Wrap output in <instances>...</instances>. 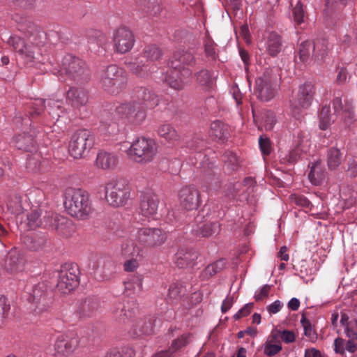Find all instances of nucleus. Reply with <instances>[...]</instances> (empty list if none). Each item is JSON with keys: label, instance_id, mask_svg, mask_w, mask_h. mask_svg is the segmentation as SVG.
Here are the masks:
<instances>
[{"label": "nucleus", "instance_id": "bf43d9fd", "mask_svg": "<svg viewBox=\"0 0 357 357\" xmlns=\"http://www.w3.org/2000/svg\"><path fill=\"white\" fill-rule=\"evenodd\" d=\"M183 294V287L178 284H172L169 286L167 294V300L173 303L181 298Z\"/></svg>", "mask_w": 357, "mask_h": 357}, {"label": "nucleus", "instance_id": "c85d7f7f", "mask_svg": "<svg viewBox=\"0 0 357 357\" xmlns=\"http://www.w3.org/2000/svg\"><path fill=\"white\" fill-rule=\"evenodd\" d=\"M67 101L74 107L84 106L88 102L87 92L82 88L72 87L67 92Z\"/></svg>", "mask_w": 357, "mask_h": 357}, {"label": "nucleus", "instance_id": "412c9836", "mask_svg": "<svg viewBox=\"0 0 357 357\" xmlns=\"http://www.w3.org/2000/svg\"><path fill=\"white\" fill-rule=\"evenodd\" d=\"M126 65L131 73L139 78L145 79L151 77L155 68L153 64L144 60L139 55L133 60L126 62Z\"/></svg>", "mask_w": 357, "mask_h": 357}, {"label": "nucleus", "instance_id": "aec40b11", "mask_svg": "<svg viewBox=\"0 0 357 357\" xmlns=\"http://www.w3.org/2000/svg\"><path fill=\"white\" fill-rule=\"evenodd\" d=\"M137 310V305L135 300L128 301L126 303H119L113 309L114 319L120 324H126L135 317Z\"/></svg>", "mask_w": 357, "mask_h": 357}, {"label": "nucleus", "instance_id": "c756f323", "mask_svg": "<svg viewBox=\"0 0 357 357\" xmlns=\"http://www.w3.org/2000/svg\"><path fill=\"white\" fill-rule=\"evenodd\" d=\"M118 163L119 158L116 154L104 151L98 152L96 160V165L102 169H113Z\"/></svg>", "mask_w": 357, "mask_h": 357}, {"label": "nucleus", "instance_id": "0eeeda50", "mask_svg": "<svg viewBox=\"0 0 357 357\" xmlns=\"http://www.w3.org/2000/svg\"><path fill=\"white\" fill-rule=\"evenodd\" d=\"M158 146L154 140L146 137L138 138L127 151L130 160L138 163L152 161L157 153Z\"/></svg>", "mask_w": 357, "mask_h": 357}, {"label": "nucleus", "instance_id": "ddd939ff", "mask_svg": "<svg viewBox=\"0 0 357 357\" xmlns=\"http://www.w3.org/2000/svg\"><path fill=\"white\" fill-rule=\"evenodd\" d=\"M195 58L193 54L189 51L179 50L175 52L169 61V66L174 70H178L181 73L182 77H189L192 72L185 66H194Z\"/></svg>", "mask_w": 357, "mask_h": 357}, {"label": "nucleus", "instance_id": "393cba45", "mask_svg": "<svg viewBox=\"0 0 357 357\" xmlns=\"http://www.w3.org/2000/svg\"><path fill=\"white\" fill-rule=\"evenodd\" d=\"M315 91V85L311 82H305L299 86L297 99L301 107L307 108L311 105Z\"/></svg>", "mask_w": 357, "mask_h": 357}, {"label": "nucleus", "instance_id": "5fc2aeb1", "mask_svg": "<svg viewBox=\"0 0 357 357\" xmlns=\"http://www.w3.org/2000/svg\"><path fill=\"white\" fill-rule=\"evenodd\" d=\"M137 329H135L134 333L137 335H149L152 333L153 325L151 320H139L136 324Z\"/></svg>", "mask_w": 357, "mask_h": 357}, {"label": "nucleus", "instance_id": "423d86ee", "mask_svg": "<svg viewBox=\"0 0 357 357\" xmlns=\"http://www.w3.org/2000/svg\"><path fill=\"white\" fill-rule=\"evenodd\" d=\"M105 199L114 207L124 206L130 196V188L126 180L113 178L105 183Z\"/></svg>", "mask_w": 357, "mask_h": 357}, {"label": "nucleus", "instance_id": "8fccbe9b", "mask_svg": "<svg viewBox=\"0 0 357 357\" xmlns=\"http://www.w3.org/2000/svg\"><path fill=\"white\" fill-rule=\"evenodd\" d=\"M308 176L313 184L318 185L320 183L324 178V172L321 170L320 162H316L312 165Z\"/></svg>", "mask_w": 357, "mask_h": 357}, {"label": "nucleus", "instance_id": "4c0bfd02", "mask_svg": "<svg viewBox=\"0 0 357 357\" xmlns=\"http://www.w3.org/2000/svg\"><path fill=\"white\" fill-rule=\"evenodd\" d=\"M158 135L169 143L174 144L180 139V135L170 124L160 125L158 128Z\"/></svg>", "mask_w": 357, "mask_h": 357}, {"label": "nucleus", "instance_id": "dca6fc26", "mask_svg": "<svg viewBox=\"0 0 357 357\" xmlns=\"http://www.w3.org/2000/svg\"><path fill=\"white\" fill-rule=\"evenodd\" d=\"M113 41L116 51L123 54L132 48L135 38L130 29L126 27H120L115 31Z\"/></svg>", "mask_w": 357, "mask_h": 357}, {"label": "nucleus", "instance_id": "338daca9", "mask_svg": "<svg viewBox=\"0 0 357 357\" xmlns=\"http://www.w3.org/2000/svg\"><path fill=\"white\" fill-rule=\"evenodd\" d=\"M116 266L114 263L110 260H107L104 262L102 265V273L104 275L105 278H109L112 276V275L115 272Z\"/></svg>", "mask_w": 357, "mask_h": 357}, {"label": "nucleus", "instance_id": "13d9d810", "mask_svg": "<svg viewBox=\"0 0 357 357\" xmlns=\"http://www.w3.org/2000/svg\"><path fill=\"white\" fill-rule=\"evenodd\" d=\"M135 351L131 347H123L121 350L113 349L105 357H135Z\"/></svg>", "mask_w": 357, "mask_h": 357}, {"label": "nucleus", "instance_id": "72a5a7b5", "mask_svg": "<svg viewBox=\"0 0 357 357\" xmlns=\"http://www.w3.org/2000/svg\"><path fill=\"white\" fill-rule=\"evenodd\" d=\"M209 135L215 141L224 142L229 135L228 126L220 121H213L211 124Z\"/></svg>", "mask_w": 357, "mask_h": 357}, {"label": "nucleus", "instance_id": "6e6d98bb", "mask_svg": "<svg viewBox=\"0 0 357 357\" xmlns=\"http://www.w3.org/2000/svg\"><path fill=\"white\" fill-rule=\"evenodd\" d=\"M344 333L348 338L357 339V313L351 317L344 328Z\"/></svg>", "mask_w": 357, "mask_h": 357}, {"label": "nucleus", "instance_id": "b1692460", "mask_svg": "<svg viewBox=\"0 0 357 357\" xmlns=\"http://www.w3.org/2000/svg\"><path fill=\"white\" fill-rule=\"evenodd\" d=\"M29 206L26 199L18 195H13L10 196L7 202L8 210L13 215H15L18 222L20 219V224H22L23 215L24 211H27V208Z\"/></svg>", "mask_w": 357, "mask_h": 357}, {"label": "nucleus", "instance_id": "5701e85b", "mask_svg": "<svg viewBox=\"0 0 357 357\" xmlns=\"http://www.w3.org/2000/svg\"><path fill=\"white\" fill-rule=\"evenodd\" d=\"M159 203V199L155 193L152 192L143 193L140 203L142 214L146 217H154L158 213Z\"/></svg>", "mask_w": 357, "mask_h": 357}, {"label": "nucleus", "instance_id": "4be33fe9", "mask_svg": "<svg viewBox=\"0 0 357 357\" xmlns=\"http://www.w3.org/2000/svg\"><path fill=\"white\" fill-rule=\"evenodd\" d=\"M17 29L28 38L27 41H42L43 32L29 18H20L17 22Z\"/></svg>", "mask_w": 357, "mask_h": 357}, {"label": "nucleus", "instance_id": "3c124183", "mask_svg": "<svg viewBox=\"0 0 357 357\" xmlns=\"http://www.w3.org/2000/svg\"><path fill=\"white\" fill-rule=\"evenodd\" d=\"M301 323L304 329L305 335L312 342L317 339V335L313 329L310 321L306 318L305 313L302 314Z\"/></svg>", "mask_w": 357, "mask_h": 357}, {"label": "nucleus", "instance_id": "a19ab883", "mask_svg": "<svg viewBox=\"0 0 357 357\" xmlns=\"http://www.w3.org/2000/svg\"><path fill=\"white\" fill-rule=\"evenodd\" d=\"M139 8L149 16H156L161 10L160 0H140Z\"/></svg>", "mask_w": 357, "mask_h": 357}, {"label": "nucleus", "instance_id": "20e7f679", "mask_svg": "<svg viewBox=\"0 0 357 357\" xmlns=\"http://www.w3.org/2000/svg\"><path fill=\"white\" fill-rule=\"evenodd\" d=\"M128 83L126 71L116 65L108 66L100 75V84L108 93L118 95L123 91Z\"/></svg>", "mask_w": 357, "mask_h": 357}, {"label": "nucleus", "instance_id": "4468645a", "mask_svg": "<svg viewBox=\"0 0 357 357\" xmlns=\"http://www.w3.org/2000/svg\"><path fill=\"white\" fill-rule=\"evenodd\" d=\"M281 341L286 343L290 342V331L280 328L273 330L264 345V354L270 357L278 354L282 349Z\"/></svg>", "mask_w": 357, "mask_h": 357}, {"label": "nucleus", "instance_id": "603ef678", "mask_svg": "<svg viewBox=\"0 0 357 357\" xmlns=\"http://www.w3.org/2000/svg\"><path fill=\"white\" fill-rule=\"evenodd\" d=\"M328 166L331 169H335L341 163V153L337 149H331L328 152Z\"/></svg>", "mask_w": 357, "mask_h": 357}, {"label": "nucleus", "instance_id": "58836bf2", "mask_svg": "<svg viewBox=\"0 0 357 357\" xmlns=\"http://www.w3.org/2000/svg\"><path fill=\"white\" fill-rule=\"evenodd\" d=\"M319 47V44H314V43L305 40L302 42L298 47V55L301 61L307 62L310 58L314 59L312 57V54H314V51L316 48Z\"/></svg>", "mask_w": 357, "mask_h": 357}, {"label": "nucleus", "instance_id": "2f4dec72", "mask_svg": "<svg viewBox=\"0 0 357 357\" xmlns=\"http://www.w3.org/2000/svg\"><path fill=\"white\" fill-rule=\"evenodd\" d=\"M14 144L17 149L24 151H33L36 149V143L33 135L25 132L14 137Z\"/></svg>", "mask_w": 357, "mask_h": 357}, {"label": "nucleus", "instance_id": "6e6552de", "mask_svg": "<svg viewBox=\"0 0 357 357\" xmlns=\"http://www.w3.org/2000/svg\"><path fill=\"white\" fill-rule=\"evenodd\" d=\"M94 144V136L87 129L77 130L69 142V153L76 159L84 158Z\"/></svg>", "mask_w": 357, "mask_h": 357}, {"label": "nucleus", "instance_id": "e2e57ef3", "mask_svg": "<svg viewBox=\"0 0 357 357\" xmlns=\"http://www.w3.org/2000/svg\"><path fill=\"white\" fill-rule=\"evenodd\" d=\"M314 44H319V47L316 48L314 54H312V57L314 60H322L327 54L328 46L324 41H317Z\"/></svg>", "mask_w": 357, "mask_h": 357}, {"label": "nucleus", "instance_id": "774afa93", "mask_svg": "<svg viewBox=\"0 0 357 357\" xmlns=\"http://www.w3.org/2000/svg\"><path fill=\"white\" fill-rule=\"evenodd\" d=\"M253 305V303H247L236 314H234V317L236 319H239L242 317L248 316L250 314Z\"/></svg>", "mask_w": 357, "mask_h": 357}, {"label": "nucleus", "instance_id": "ea45409f", "mask_svg": "<svg viewBox=\"0 0 357 357\" xmlns=\"http://www.w3.org/2000/svg\"><path fill=\"white\" fill-rule=\"evenodd\" d=\"M144 60H146L151 64L155 61L159 60L162 56V50L155 45H149L146 46L142 52L139 54Z\"/></svg>", "mask_w": 357, "mask_h": 357}, {"label": "nucleus", "instance_id": "c9c22d12", "mask_svg": "<svg viewBox=\"0 0 357 357\" xmlns=\"http://www.w3.org/2000/svg\"><path fill=\"white\" fill-rule=\"evenodd\" d=\"M220 231V225L218 222L204 223L197 226L192 230L193 234L197 237H209L218 234Z\"/></svg>", "mask_w": 357, "mask_h": 357}, {"label": "nucleus", "instance_id": "2eb2a0df", "mask_svg": "<svg viewBox=\"0 0 357 357\" xmlns=\"http://www.w3.org/2000/svg\"><path fill=\"white\" fill-rule=\"evenodd\" d=\"M45 109V100L43 99H36L30 102L26 108L25 117L16 116L14 119L15 123L20 127L25 128L31 125V119L40 116Z\"/></svg>", "mask_w": 357, "mask_h": 357}, {"label": "nucleus", "instance_id": "49530a36", "mask_svg": "<svg viewBox=\"0 0 357 357\" xmlns=\"http://www.w3.org/2000/svg\"><path fill=\"white\" fill-rule=\"evenodd\" d=\"M195 76L197 82L203 88L209 89L213 85L214 78L212 77L208 70L203 69L198 72Z\"/></svg>", "mask_w": 357, "mask_h": 357}, {"label": "nucleus", "instance_id": "79ce46f5", "mask_svg": "<svg viewBox=\"0 0 357 357\" xmlns=\"http://www.w3.org/2000/svg\"><path fill=\"white\" fill-rule=\"evenodd\" d=\"M181 73L178 70H170L167 73L165 81L171 88L176 90H181L183 89L184 83L179 75Z\"/></svg>", "mask_w": 357, "mask_h": 357}, {"label": "nucleus", "instance_id": "864d4df0", "mask_svg": "<svg viewBox=\"0 0 357 357\" xmlns=\"http://www.w3.org/2000/svg\"><path fill=\"white\" fill-rule=\"evenodd\" d=\"M275 123L274 114L271 111H265L261 115V126L266 130H271Z\"/></svg>", "mask_w": 357, "mask_h": 357}, {"label": "nucleus", "instance_id": "1a4fd4ad", "mask_svg": "<svg viewBox=\"0 0 357 357\" xmlns=\"http://www.w3.org/2000/svg\"><path fill=\"white\" fill-rule=\"evenodd\" d=\"M79 270L74 264H65L61 266L58 275L57 290L67 294L74 290L79 284Z\"/></svg>", "mask_w": 357, "mask_h": 357}, {"label": "nucleus", "instance_id": "e433bc0d", "mask_svg": "<svg viewBox=\"0 0 357 357\" xmlns=\"http://www.w3.org/2000/svg\"><path fill=\"white\" fill-rule=\"evenodd\" d=\"M47 241L45 235L41 233H33L24 237V243L26 247L32 250L37 251L42 249Z\"/></svg>", "mask_w": 357, "mask_h": 357}, {"label": "nucleus", "instance_id": "09e8293b", "mask_svg": "<svg viewBox=\"0 0 357 357\" xmlns=\"http://www.w3.org/2000/svg\"><path fill=\"white\" fill-rule=\"evenodd\" d=\"M204 183L208 190H216L220 187V179L218 174L208 173L204 176Z\"/></svg>", "mask_w": 357, "mask_h": 357}, {"label": "nucleus", "instance_id": "de8ad7c7", "mask_svg": "<svg viewBox=\"0 0 357 357\" xmlns=\"http://www.w3.org/2000/svg\"><path fill=\"white\" fill-rule=\"evenodd\" d=\"M143 278L142 275H132L125 282V291L135 293L142 289Z\"/></svg>", "mask_w": 357, "mask_h": 357}, {"label": "nucleus", "instance_id": "4d7b16f0", "mask_svg": "<svg viewBox=\"0 0 357 357\" xmlns=\"http://www.w3.org/2000/svg\"><path fill=\"white\" fill-rule=\"evenodd\" d=\"M47 107L49 114L52 116L54 119L58 121L59 118L61 116V114L63 112L61 103L56 100H49L47 101Z\"/></svg>", "mask_w": 357, "mask_h": 357}, {"label": "nucleus", "instance_id": "69168bd1", "mask_svg": "<svg viewBox=\"0 0 357 357\" xmlns=\"http://www.w3.org/2000/svg\"><path fill=\"white\" fill-rule=\"evenodd\" d=\"M259 144L264 155H268L271 153L272 150L271 143L268 137L261 136L259 139Z\"/></svg>", "mask_w": 357, "mask_h": 357}, {"label": "nucleus", "instance_id": "7c9ffc66", "mask_svg": "<svg viewBox=\"0 0 357 357\" xmlns=\"http://www.w3.org/2000/svg\"><path fill=\"white\" fill-rule=\"evenodd\" d=\"M297 137L294 140V149L291 150V162L297 160L309 148V140L303 132L297 131Z\"/></svg>", "mask_w": 357, "mask_h": 357}, {"label": "nucleus", "instance_id": "a18cd8bd", "mask_svg": "<svg viewBox=\"0 0 357 357\" xmlns=\"http://www.w3.org/2000/svg\"><path fill=\"white\" fill-rule=\"evenodd\" d=\"M222 160L228 171H236L239 167V161L236 155L230 151H227L222 155Z\"/></svg>", "mask_w": 357, "mask_h": 357}, {"label": "nucleus", "instance_id": "a211bd4d", "mask_svg": "<svg viewBox=\"0 0 357 357\" xmlns=\"http://www.w3.org/2000/svg\"><path fill=\"white\" fill-rule=\"evenodd\" d=\"M25 263L23 254L16 248H13L6 255L3 266L7 273L16 274L23 271Z\"/></svg>", "mask_w": 357, "mask_h": 357}, {"label": "nucleus", "instance_id": "c03bdc74", "mask_svg": "<svg viewBox=\"0 0 357 357\" xmlns=\"http://www.w3.org/2000/svg\"><path fill=\"white\" fill-rule=\"evenodd\" d=\"M267 50L271 56H275L281 50V39L275 33H271L267 40Z\"/></svg>", "mask_w": 357, "mask_h": 357}, {"label": "nucleus", "instance_id": "052dcab7", "mask_svg": "<svg viewBox=\"0 0 357 357\" xmlns=\"http://www.w3.org/2000/svg\"><path fill=\"white\" fill-rule=\"evenodd\" d=\"M190 335H183L181 336L180 337L177 338L176 340H174L171 347L169 348V351L172 354L174 352L176 351L178 349H181L183 347H185L187 345L190 340Z\"/></svg>", "mask_w": 357, "mask_h": 357}, {"label": "nucleus", "instance_id": "cd10ccee", "mask_svg": "<svg viewBox=\"0 0 357 357\" xmlns=\"http://www.w3.org/2000/svg\"><path fill=\"white\" fill-rule=\"evenodd\" d=\"M99 307V303L96 299L86 298L79 301L77 312L81 317H90L96 314Z\"/></svg>", "mask_w": 357, "mask_h": 357}, {"label": "nucleus", "instance_id": "f704fd0d", "mask_svg": "<svg viewBox=\"0 0 357 357\" xmlns=\"http://www.w3.org/2000/svg\"><path fill=\"white\" fill-rule=\"evenodd\" d=\"M42 210L39 207L31 208L25 215L26 218L22 220L28 229H32L38 227H44V217L41 218Z\"/></svg>", "mask_w": 357, "mask_h": 357}, {"label": "nucleus", "instance_id": "39448f33", "mask_svg": "<svg viewBox=\"0 0 357 357\" xmlns=\"http://www.w3.org/2000/svg\"><path fill=\"white\" fill-rule=\"evenodd\" d=\"M59 73L77 82L86 81L90 73L86 63L72 54H66L59 63Z\"/></svg>", "mask_w": 357, "mask_h": 357}, {"label": "nucleus", "instance_id": "f257e3e1", "mask_svg": "<svg viewBox=\"0 0 357 357\" xmlns=\"http://www.w3.org/2000/svg\"><path fill=\"white\" fill-rule=\"evenodd\" d=\"M135 101L121 104L116 107V112L126 118L132 124H140L146 119V112L143 107L153 109L160 102L158 96L150 89L137 87L135 90Z\"/></svg>", "mask_w": 357, "mask_h": 357}, {"label": "nucleus", "instance_id": "bb28decb", "mask_svg": "<svg viewBox=\"0 0 357 357\" xmlns=\"http://www.w3.org/2000/svg\"><path fill=\"white\" fill-rule=\"evenodd\" d=\"M79 342V338L77 335L72 337L60 336L56 342V349L59 353L68 356L77 349Z\"/></svg>", "mask_w": 357, "mask_h": 357}, {"label": "nucleus", "instance_id": "6ab92c4d", "mask_svg": "<svg viewBox=\"0 0 357 357\" xmlns=\"http://www.w3.org/2000/svg\"><path fill=\"white\" fill-rule=\"evenodd\" d=\"M257 96L263 101H268L276 94L277 87L274 79L264 75L256 80Z\"/></svg>", "mask_w": 357, "mask_h": 357}, {"label": "nucleus", "instance_id": "a878e982", "mask_svg": "<svg viewBox=\"0 0 357 357\" xmlns=\"http://www.w3.org/2000/svg\"><path fill=\"white\" fill-rule=\"evenodd\" d=\"M198 258V253L193 250L181 248L175 255V264L178 268L192 267Z\"/></svg>", "mask_w": 357, "mask_h": 357}, {"label": "nucleus", "instance_id": "680f3d73", "mask_svg": "<svg viewBox=\"0 0 357 357\" xmlns=\"http://www.w3.org/2000/svg\"><path fill=\"white\" fill-rule=\"evenodd\" d=\"M9 309L10 305L6 304V297L3 294H0V328L4 324Z\"/></svg>", "mask_w": 357, "mask_h": 357}, {"label": "nucleus", "instance_id": "37998d69", "mask_svg": "<svg viewBox=\"0 0 357 357\" xmlns=\"http://www.w3.org/2000/svg\"><path fill=\"white\" fill-rule=\"evenodd\" d=\"M334 122L329 105H324L319 114V126L322 130H326Z\"/></svg>", "mask_w": 357, "mask_h": 357}, {"label": "nucleus", "instance_id": "7ed1b4c3", "mask_svg": "<svg viewBox=\"0 0 357 357\" xmlns=\"http://www.w3.org/2000/svg\"><path fill=\"white\" fill-rule=\"evenodd\" d=\"M64 204L68 213L77 219H87L93 212L90 195L81 188L67 190Z\"/></svg>", "mask_w": 357, "mask_h": 357}, {"label": "nucleus", "instance_id": "473e14b6", "mask_svg": "<svg viewBox=\"0 0 357 357\" xmlns=\"http://www.w3.org/2000/svg\"><path fill=\"white\" fill-rule=\"evenodd\" d=\"M333 107L336 115H341L342 118L344 119L346 123H348L347 119L350 121L354 119L353 107L349 102H347L343 105L342 99L337 97L333 100Z\"/></svg>", "mask_w": 357, "mask_h": 357}, {"label": "nucleus", "instance_id": "0e129e2a", "mask_svg": "<svg viewBox=\"0 0 357 357\" xmlns=\"http://www.w3.org/2000/svg\"><path fill=\"white\" fill-rule=\"evenodd\" d=\"M293 15L294 21L297 25H300L304 22L305 12L303 8V5L298 2L293 9Z\"/></svg>", "mask_w": 357, "mask_h": 357}, {"label": "nucleus", "instance_id": "9b49d317", "mask_svg": "<svg viewBox=\"0 0 357 357\" xmlns=\"http://www.w3.org/2000/svg\"><path fill=\"white\" fill-rule=\"evenodd\" d=\"M29 301L32 303L33 310L36 314L47 312L52 305V298L47 292V285L43 282L34 286Z\"/></svg>", "mask_w": 357, "mask_h": 357}, {"label": "nucleus", "instance_id": "f03ea898", "mask_svg": "<svg viewBox=\"0 0 357 357\" xmlns=\"http://www.w3.org/2000/svg\"><path fill=\"white\" fill-rule=\"evenodd\" d=\"M8 44L18 55V59L27 67H35L44 62L42 47L43 41L25 42L19 36H10Z\"/></svg>", "mask_w": 357, "mask_h": 357}, {"label": "nucleus", "instance_id": "f3484780", "mask_svg": "<svg viewBox=\"0 0 357 357\" xmlns=\"http://www.w3.org/2000/svg\"><path fill=\"white\" fill-rule=\"evenodd\" d=\"M180 205L184 210H197L200 203L199 191L192 186H185L178 193Z\"/></svg>", "mask_w": 357, "mask_h": 357}, {"label": "nucleus", "instance_id": "f8f14e48", "mask_svg": "<svg viewBox=\"0 0 357 357\" xmlns=\"http://www.w3.org/2000/svg\"><path fill=\"white\" fill-rule=\"evenodd\" d=\"M167 238V233L160 228L144 227L137 231V241L147 248L161 246Z\"/></svg>", "mask_w": 357, "mask_h": 357}, {"label": "nucleus", "instance_id": "9d476101", "mask_svg": "<svg viewBox=\"0 0 357 357\" xmlns=\"http://www.w3.org/2000/svg\"><path fill=\"white\" fill-rule=\"evenodd\" d=\"M44 227L54 230L58 235L64 238H69L75 232V226L72 220L51 212H45L44 215Z\"/></svg>", "mask_w": 357, "mask_h": 357}]
</instances>
